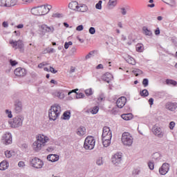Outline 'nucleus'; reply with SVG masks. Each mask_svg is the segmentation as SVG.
Masks as SVG:
<instances>
[{
    "instance_id": "nucleus-1",
    "label": "nucleus",
    "mask_w": 177,
    "mask_h": 177,
    "mask_svg": "<svg viewBox=\"0 0 177 177\" xmlns=\"http://www.w3.org/2000/svg\"><path fill=\"white\" fill-rule=\"evenodd\" d=\"M49 141V138L44 135L39 134L37 140L33 142L32 147L35 151H39L45 146V143Z\"/></svg>"
},
{
    "instance_id": "nucleus-2",
    "label": "nucleus",
    "mask_w": 177,
    "mask_h": 177,
    "mask_svg": "<svg viewBox=\"0 0 177 177\" xmlns=\"http://www.w3.org/2000/svg\"><path fill=\"white\" fill-rule=\"evenodd\" d=\"M62 108L59 105H53L48 110V118L50 121H56L60 116Z\"/></svg>"
},
{
    "instance_id": "nucleus-3",
    "label": "nucleus",
    "mask_w": 177,
    "mask_h": 177,
    "mask_svg": "<svg viewBox=\"0 0 177 177\" xmlns=\"http://www.w3.org/2000/svg\"><path fill=\"white\" fill-rule=\"evenodd\" d=\"M122 143L124 146H128L129 147L132 146L133 143V138L131 136V133L128 132H124L122 135Z\"/></svg>"
},
{
    "instance_id": "nucleus-4",
    "label": "nucleus",
    "mask_w": 177,
    "mask_h": 177,
    "mask_svg": "<svg viewBox=\"0 0 177 177\" xmlns=\"http://www.w3.org/2000/svg\"><path fill=\"white\" fill-rule=\"evenodd\" d=\"M24 121V116L19 115L12 119L10 122L11 128H20L23 125V122Z\"/></svg>"
},
{
    "instance_id": "nucleus-5",
    "label": "nucleus",
    "mask_w": 177,
    "mask_h": 177,
    "mask_svg": "<svg viewBox=\"0 0 177 177\" xmlns=\"http://www.w3.org/2000/svg\"><path fill=\"white\" fill-rule=\"evenodd\" d=\"M96 141L92 136H88L84 140V147L86 150H93Z\"/></svg>"
},
{
    "instance_id": "nucleus-6",
    "label": "nucleus",
    "mask_w": 177,
    "mask_h": 177,
    "mask_svg": "<svg viewBox=\"0 0 177 177\" xmlns=\"http://www.w3.org/2000/svg\"><path fill=\"white\" fill-rule=\"evenodd\" d=\"M39 31L41 32V35L44 36L46 32L48 34H53L55 32V28L53 26H48L46 24H42L39 26Z\"/></svg>"
},
{
    "instance_id": "nucleus-7",
    "label": "nucleus",
    "mask_w": 177,
    "mask_h": 177,
    "mask_svg": "<svg viewBox=\"0 0 177 177\" xmlns=\"http://www.w3.org/2000/svg\"><path fill=\"white\" fill-rule=\"evenodd\" d=\"M30 165L33 168H36L37 169H41L42 167H44V162L41 160V159L35 157L30 160Z\"/></svg>"
},
{
    "instance_id": "nucleus-8",
    "label": "nucleus",
    "mask_w": 177,
    "mask_h": 177,
    "mask_svg": "<svg viewBox=\"0 0 177 177\" xmlns=\"http://www.w3.org/2000/svg\"><path fill=\"white\" fill-rule=\"evenodd\" d=\"M42 9H45L44 5L32 8L31 9V13H32V15H34L35 16H42V15H44V13H46L45 11L42 12Z\"/></svg>"
},
{
    "instance_id": "nucleus-9",
    "label": "nucleus",
    "mask_w": 177,
    "mask_h": 177,
    "mask_svg": "<svg viewBox=\"0 0 177 177\" xmlns=\"http://www.w3.org/2000/svg\"><path fill=\"white\" fill-rule=\"evenodd\" d=\"M17 0H0V6L3 8H10L15 6Z\"/></svg>"
},
{
    "instance_id": "nucleus-10",
    "label": "nucleus",
    "mask_w": 177,
    "mask_h": 177,
    "mask_svg": "<svg viewBox=\"0 0 177 177\" xmlns=\"http://www.w3.org/2000/svg\"><path fill=\"white\" fill-rule=\"evenodd\" d=\"M1 142L6 145L12 144V133L10 132L5 133L1 138Z\"/></svg>"
},
{
    "instance_id": "nucleus-11",
    "label": "nucleus",
    "mask_w": 177,
    "mask_h": 177,
    "mask_svg": "<svg viewBox=\"0 0 177 177\" xmlns=\"http://www.w3.org/2000/svg\"><path fill=\"white\" fill-rule=\"evenodd\" d=\"M152 132L155 136H157L158 138H164V131H162V129H160V127H158L157 126H153L152 128Z\"/></svg>"
},
{
    "instance_id": "nucleus-12",
    "label": "nucleus",
    "mask_w": 177,
    "mask_h": 177,
    "mask_svg": "<svg viewBox=\"0 0 177 177\" xmlns=\"http://www.w3.org/2000/svg\"><path fill=\"white\" fill-rule=\"evenodd\" d=\"M14 74L17 77H26L27 75V71L24 68L19 67L14 71Z\"/></svg>"
},
{
    "instance_id": "nucleus-13",
    "label": "nucleus",
    "mask_w": 177,
    "mask_h": 177,
    "mask_svg": "<svg viewBox=\"0 0 177 177\" xmlns=\"http://www.w3.org/2000/svg\"><path fill=\"white\" fill-rule=\"evenodd\" d=\"M121 161H122V155L121 153H116L112 157V162L114 165H118V164H121Z\"/></svg>"
},
{
    "instance_id": "nucleus-14",
    "label": "nucleus",
    "mask_w": 177,
    "mask_h": 177,
    "mask_svg": "<svg viewBox=\"0 0 177 177\" xmlns=\"http://www.w3.org/2000/svg\"><path fill=\"white\" fill-rule=\"evenodd\" d=\"M14 111L16 114H19V113H21V110H23V104H21V101L17 100L14 104Z\"/></svg>"
},
{
    "instance_id": "nucleus-15",
    "label": "nucleus",
    "mask_w": 177,
    "mask_h": 177,
    "mask_svg": "<svg viewBox=\"0 0 177 177\" xmlns=\"http://www.w3.org/2000/svg\"><path fill=\"white\" fill-rule=\"evenodd\" d=\"M102 138H113V134L111 133V130H110V127H103Z\"/></svg>"
},
{
    "instance_id": "nucleus-16",
    "label": "nucleus",
    "mask_w": 177,
    "mask_h": 177,
    "mask_svg": "<svg viewBox=\"0 0 177 177\" xmlns=\"http://www.w3.org/2000/svg\"><path fill=\"white\" fill-rule=\"evenodd\" d=\"M169 171V164L163 163L162 167L159 169V174L160 175H166Z\"/></svg>"
},
{
    "instance_id": "nucleus-17",
    "label": "nucleus",
    "mask_w": 177,
    "mask_h": 177,
    "mask_svg": "<svg viewBox=\"0 0 177 177\" xmlns=\"http://www.w3.org/2000/svg\"><path fill=\"white\" fill-rule=\"evenodd\" d=\"M10 44L12 45V48H15V49H23V43L21 40H10Z\"/></svg>"
},
{
    "instance_id": "nucleus-18",
    "label": "nucleus",
    "mask_w": 177,
    "mask_h": 177,
    "mask_svg": "<svg viewBox=\"0 0 177 177\" xmlns=\"http://www.w3.org/2000/svg\"><path fill=\"white\" fill-rule=\"evenodd\" d=\"M77 91H78V88L73 89L68 93V95L70 96L71 93H75V95L73 97V99H82V97H85V95L82 93H77Z\"/></svg>"
},
{
    "instance_id": "nucleus-19",
    "label": "nucleus",
    "mask_w": 177,
    "mask_h": 177,
    "mask_svg": "<svg viewBox=\"0 0 177 177\" xmlns=\"http://www.w3.org/2000/svg\"><path fill=\"white\" fill-rule=\"evenodd\" d=\"M125 103H127V97H121L118 99L116 102V105L118 109H122L124 106H125Z\"/></svg>"
},
{
    "instance_id": "nucleus-20",
    "label": "nucleus",
    "mask_w": 177,
    "mask_h": 177,
    "mask_svg": "<svg viewBox=\"0 0 177 177\" xmlns=\"http://www.w3.org/2000/svg\"><path fill=\"white\" fill-rule=\"evenodd\" d=\"M166 109L169 110L170 111H175L177 109V103L176 102H167L166 104Z\"/></svg>"
},
{
    "instance_id": "nucleus-21",
    "label": "nucleus",
    "mask_w": 177,
    "mask_h": 177,
    "mask_svg": "<svg viewBox=\"0 0 177 177\" xmlns=\"http://www.w3.org/2000/svg\"><path fill=\"white\" fill-rule=\"evenodd\" d=\"M111 138L112 137H102L104 147H109L110 146L111 144Z\"/></svg>"
},
{
    "instance_id": "nucleus-22",
    "label": "nucleus",
    "mask_w": 177,
    "mask_h": 177,
    "mask_svg": "<svg viewBox=\"0 0 177 177\" xmlns=\"http://www.w3.org/2000/svg\"><path fill=\"white\" fill-rule=\"evenodd\" d=\"M69 9H71L72 10H78L80 9V6H78V2L77 1H72L69 3L68 4Z\"/></svg>"
},
{
    "instance_id": "nucleus-23",
    "label": "nucleus",
    "mask_w": 177,
    "mask_h": 177,
    "mask_svg": "<svg viewBox=\"0 0 177 177\" xmlns=\"http://www.w3.org/2000/svg\"><path fill=\"white\" fill-rule=\"evenodd\" d=\"M47 160L51 162H56V161H59V155L50 154L47 156Z\"/></svg>"
},
{
    "instance_id": "nucleus-24",
    "label": "nucleus",
    "mask_w": 177,
    "mask_h": 177,
    "mask_svg": "<svg viewBox=\"0 0 177 177\" xmlns=\"http://www.w3.org/2000/svg\"><path fill=\"white\" fill-rule=\"evenodd\" d=\"M102 80L105 82L110 84V81L113 80V75H111V73H106L102 76Z\"/></svg>"
},
{
    "instance_id": "nucleus-25",
    "label": "nucleus",
    "mask_w": 177,
    "mask_h": 177,
    "mask_svg": "<svg viewBox=\"0 0 177 177\" xmlns=\"http://www.w3.org/2000/svg\"><path fill=\"white\" fill-rule=\"evenodd\" d=\"M77 135L78 136H84L86 133V129L84 127H80L77 130Z\"/></svg>"
},
{
    "instance_id": "nucleus-26",
    "label": "nucleus",
    "mask_w": 177,
    "mask_h": 177,
    "mask_svg": "<svg viewBox=\"0 0 177 177\" xmlns=\"http://www.w3.org/2000/svg\"><path fill=\"white\" fill-rule=\"evenodd\" d=\"M142 32L147 37H151L153 35V32L147 26L142 27Z\"/></svg>"
},
{
    "instance_id": "nucleus-27",
    "label": "nucleus",
    "mask_w": 177,
    "mask_h": 177,
    "mask_svg": "<svg viewBox=\"0 0 177 177\" xmlns=\"http://www.w3.org/2000/svg\"><path fill=\"white\" fill-rule=\"evenodd\" d=\"M9 167V162L8 161H2L0 163V171H5Z\"/></svg>"
},
{
    "instance_id": "nucleus-28",
    "label": "nucleus",
    "mask_w": 177,
    "mask_h": 177,
    "mask_svg": "<svg viewBox=\"0 0 177 177\" xmlns=\"http://www.w3.org/2000/svg\"><path fill=\"white\" fill-rule=\"evenodd\" d=\"M161 160V154L158 152H156L152 155V161L154 162H157V161H160Z\"/></svg>"
},
{
    "instance_id": "nucleus-29",
    "label": "nucleus",
    "mask_w": 177,
    "mask_h": 177,
    "mask_svg": "<svg viewBox=\"0 0 177 177\" xmlns=\"http://www.w3.org/2000/svg\"><path fill=\"white\" fill-rule=\"evenodd\" d=\"M121 118L125 121H129V120H132L133 115L132 113H124L121 115Z\"/></svg>"
},
{
    "instance_id": "nucleus-30",
    "label": "nucleus",
    "mask_w": 177,
    "mask_h": 177,
    "mask_svg": "<svg viewBox=\"0 0 177 177\" xmlns=\"http://www.w3.org/2000/svg\"><path fill=\"white\" fill-rule=\"evenodd\" d=\"M52 95L59 97V99H64V93H63L62 91H54L52 93Z\"/></svg>"
},
{
    "instance_id": "nucleus-31",
    "label": "nucleus",
    "mask_w": 177,
    "mask_h": 177,
    "mask_svg": "<svg viewBox=\"0 0 177 177\" xmlns=\"http://www.w3.org/2000/svg\"><path fill=\"white\" fill-rule=\"evenodd\" d=\"M126 62L129 63V64H132L133 66H135L136 62H135V59L133 57H131L130 55H127V57H125Z\"/></svg>"
},
{
    "instance_id": "nucleus-32",
    "label": "nucleus",
    "mask_w": 177,
    "mask_h": 177,
    "mask_svg": "<svg viewBox=\"0 0 177 177\" xmlns=\"http://www.w3.org/2000/svg\"><path fill=\"white\" fill-rule=\"evenodd\" d=\"M108 6H109V9H113L117 6V0H109Z\"/></svg>"
},
{
    "instance_id": "nucleus-33",
    "label": "nucleus",
    "mask_w": 177,
    "mask_h": 177,
    "mask_svg": "<svg viewBox=\"0 0 177 177\" xmlns=\"http://www.w3.org/2000/svg\"><path fill=\"white\" fill-rule=\"evenodd\" d=\"M77 12H88V6H86L85 4H82V6H79Z\"/></svg>"
},
{
    "instance_id": "nucleus-34",
    "label": "nucleus",
    "mask_w": 177,
    "mask_h": 177,
    "mask_svg": "<svg viewBox=\"0 0 177 177\" xmlns=\"http://www.w3.org/2000/svg\"><path fill=\"white\" fill-rule=\"evenodd\" d=\"M136 49L137 50V52H143V50H145V47L143 46V44H141V43H139L136 46Z\"/></svg>"
},
{
    "instance_id": "nucleus-35",
    "label": "nucleus",
    "mask_w": 177,
    "mask_h": 177,
    "mask_svg": "<svg viewBox=\"0 0 177 177\" xmlns=\"http://www.w3.org/2000/svg\"><path fill=\"white\" fill-rule=\"evenodd\" d=\"M166 84L167 85H174V86H176L177 82L174 80L167 79V80H166Z\"/></svg>"
},
{
    "instance_id": "nucleus-36",
    "label": "nucleus",
    "mask_w": 177,
    "mask_h": 177,
    "mask_svg": "<svg viewBox=\"0 0 177 177\" xmlns=\"http://www.w3.org/2000/svg\"><path fill=\"white\" fill-rule=\"evenodd\" d=\"M140 95L142 97H147V96H149V91H147V89H144L140 92Z\"/></svg>"
},
{
    "instance_id": "nucleus-37",
    "label": "nucleus",
    "mask_w": 177,
    "mask_h": 177,
    "mask_svg": "<svg viewBox=\"0 0 177 177\" xmlns=\"http://www.w3.org/2000/svg\"><path fill=\"white\" fill-rule=\"evenodd\" d=\"M71 113L68 111H66L64 113V120H70Z\"/></svg>"
},
{
    "instance_id": "nucleus-38",
    "label": "nucleus",
    "mask_w": 177,
    "mask_h": 177,
    "mask_svg": "<svg viewBox=\"0 0 177 177\" xmlns=\"http://www.w3.org/2000/svg\"><path fill=\"white\" fill-rule=\"evenodd\" d=\"M133 74L136 75V77H138V75H140V74H142V71L140 69L136 68L133 70L132 71Z\"/></svg>"
},
{
    "instance_id": "nucleus-39",
    "label": "nucleus",
    "mask_w": 177,
    "mask_h": 177,
    "mask_svg": "<svg viewBox=\"0 0 177 177\" xmlns=\"http://www.w3.org/2000/svg\"><path fill=\"white\" fill-rule=\"evenodd\" d=\"M148 167L151 171H153V169H154V161L149 160L148 162Z\"/></svg>"
},
{
    "instance_id": "nucleus-40",
    "label": "nucleus",
    "mask_w": 177,
    "mask_h": 177,
    "mask_svg": "<svg viewBox=\"0 0 177 177\" xmlns=\"http://www.w3.org/2000/svg\"><path fill=\"white\" fill-rule=\"evenodd\" d=\"M99 112V106H95L93 108V109L91 111V114H97Z\"/></svg>"
},
{
    "instance_id": "nucleus-41",
    "label": "nucleus",
    "mask_w": 177,
    "mask_h": 177,
    "mask_svg": "<svg viewBox=\"0 0 177 177\" xmlns=\"http://www.w3.org/2000/svg\"><path fill=\"white\" fill-rule=\"evenodd\" d=\"M97 165H103V158H98L96 160Z\"/></svg>"
},
{
    "instance_id": "nucleus-42",
    "label": "nucleus",
    "mask_w": 177,
    "mask_h": 177,
    "mask_svg": "<svg viewBox=\"0 0 177 177\" xmlns=\"http://www.w3.org/2000/svg\"><path fill=\"white\" fill-rule=\"evenodd\" d=\"M103 3V1H102V0H100L98 1V3L95 5V8L97 9H98L99 10H101L102 9V3Z\"/></svg>"
},
{
    "instance_id": "nucleus-43",
    "label": "nucleus",
    "mask_w": 177,
    "mask_h": 177,
    "mask_svg": "<svg viewBox=\"0 0 177 177\" xmlns=\"http://www.w3.org/2000/svg\"><path fill=\"white\" fill-rule=\"evenodd\" d=\"M6 114L8 118H12L13 117V115H12V111H9V109L6 110Z\"/></svg>"
},
{
    "instance_id": "nucleus-44",
    "label": "nucleus",
    "mask_w": 177,
    "mask_h": 177,
    "mask_svg": "<svg viewBox=\"0 0 177 177\" xmlns=\"http://www.w3.org/2000/svg\"><path fill=\"white\" fill-rule=\"evenodd\" d=\"M88 32H89V34H91V35H93L96 32V29L93 27H91L88 29Z\"/></svg>"
},
{
    "instance_id": "nucleus-45",
    "label": "nucleus",
    "mask_w": 177,
    "mask_h": 177,
    "mask_svg": "<svg viewBox=\"0 0 177 177\" xmlns=\"http://www.w3.org/2000/svg\"><path fill=\"white\" fill-rule=\"evenodd\" d=\"M85 93L86 96H91V95H93V92L92 91V88H88L85 91Z\"/></svg>"
},
{
    "instance_id": "nucleus-46",
    "label": "nucleus",
    "mask_w": 177,
    "mask_h": 177,
    "mask_svg": "<svg viewBox=\"0 0 177 177\" xmlns=\"http://www.w3.org/2000/svg\"><path fill=\"white\" fill-rule=\"evenodd\" d=\"M142 85L146 88V86H149V79H144L142 80Z\"/></svg>"
},
{
    "instance_id": "nucleus-47",
    "label": "nucleus",
    "mask_w": 177,
    "mask_h": 177,
    "mask_svg": "<svg viewBox=\"0 0 177 177\" xmlns=\"http://www.w3.org/2000/svg\"><path fill=\"white\" fill-rule=\"evenodd\" d=\"M71 45H73V41L65 42L64 44L65 49H68V48H70Z\"/></svg>"
},
{
    "instance_id": "nucleus-48",
    "label": "nucleus",
    "mask_w": 177,
    "mask_h": 177,
    "mask_svg": "<svg viewBox=\"0 0 177 177\" xmlns=\"http://www.w3.org/2000/svg\"><path fill=\"white\" fill-rule=\"evenodd\" d=\"M5 156L7 158H10V157H12V152L7 150L5 151Z\"/></svg>"
},
{
    "instance_id": "nucleus-49",
    "label": "nucleus",
    "mask_w": 177,
    "mask_h": 177,
    "mask_svg": "<svg viewBox=\"0 0 177 177\" xmlns=\"http://www.w3.org/2000/svg\"><path fill=\"white\" fill-rule=\"evenodd\" d=\"M9 63H10V66H12V67H14V66H16L17 64V62L16 60H13V59H10Z\"/></svg>"
},
{
    "instance_id": "nucleus-50",
    "label": "nucleus",
    "mask_w": 177,
    "mask_h": 177,
    "mask_svg": "<svg viewBox=\"0 0 177 177\" xmlns=\"http://www.w3.org/2000/svg\"><path fill=\"white\" fill-rule=\"evenodd\" d=\"M169 129H174V128H175V122L172 121V122H170L169 124Z\"/></svg>"
},
{
    "instance_id": "nucleus-51",
    "label": "nucleus",
    "mask_w": 177,
    "mask_h": 177,
    "mask_svg": "<svg viewBox=\"0 0 177 177\" xmlns=\"http://www.w3.org/2000/svg\"><path fill=\"white\" fill-rule=\"evenodd\" d=\"M93 51L90 52L87 55H86V60H88V59H91L92 57V55H93Z\"/></svg>"
},
{
    "instance_id": "nucleus-52",
    "label": "nucleus",
    "mask_w": 177,
    "mask_h": 177,
    "mask_svg": "<svg viewBox=\"0 0 177 177\" xmlns=\"http://www.w3.org/2000/svg\"><path fill=\"white\" fill-rule=\"evenodd\" d=\"M53 17H57V19H60V17H62V15L60 13H55L53 14Z\"/></svg>"
},
{
    "instance_id": "nucleus-53",
    "label": "nucleus",
    "mask_w": 177,
    "mask_h": 177,
    "mask_svg": "<svg viewBox=\"0 0 177 177\" xmlns=\"http://www.w3.org/2000/svg\"><path fill=\"white\" fill-rule=\"evenodd\" d=\"M26 164L24 163V162L23 161H19L18 163V167H19V168H23V167H25Z\"/></svg>"
},
{
    "instance_id": "nucleus-54",
    "label": "nucleus",
    "mask_w": 177,
    "mask_h": 177,
    "mask_svg": "<svg viewBox=\"0 0 177 177\" xmlns=\"http://www.w3.org/2000/svg\"><path fill=\"white\" fill-rule=\"evenodd\" d=\"M82 30H84V26H82V25H79L76 28L77 31H82Z\"/></svg>"
},
{
    "instance_id": "nucleus-55",
    "label": "nucleus",
    "mask_w": 177,
    "mask_h": 177,
    "mask_svg": "<svg viewBox=\"0 0 177 177\" xmlns=\"http://www.w3.org/2000/svg\"><path fill=\"white\" fill-rule=\"evenodd\" d=\"M41 12H46L41 14V16L44 15H47V13H49V12L48 11V8H46V6H45V8H42Z\"/></svg>"
},
{
    "instance_id": "nucleus-56",
    "label": "nucleus",
    "mask_w": 177,
    "mask_h": 177,
    "mask_svg": "<svg viewBox=\"0 0 177 177\" xmlns=\"http://www.w3.org/2000/svg\"><path fill=\"white\" fill-rule=\"evenodd\" d=\"M50 73H53V74H56V73H57V71L55 70V68L52 66H50Z\"/></svg>"
},
{
    "instance_id": "nucleus-57",
    "label": "nucleus",
    "mask_w": 177,
    "mask_h": 177,
    "mask_svg": "<svg viewBox=\"0 0 177 177\" xmlns=\"http://www.w3.org/2000/svg\"><path fill=\"white\" fill-rule=\"evenodd\" d=\"M2 26L4 28H8V27H9V24H8V21H3Z\"/></svg>"
},
{
    "instance_id": "nucleus-58",
    "label": "nucleus",
    "mask_w": 177,
    "mask_h": 177,
    "mask_svg": "<svg viewBox=\"0 0 177 177\" xmlns=\"http://www.w3.org/2000/svg\"><path fill=\"white\" fill-rule=\"evenodd\" d=\"M47 52H48V53H55V52H56V50H55L54 48H48Z\"/></svg>"
},
{
    "instance_id": "nucleus-59",
    "label": "nucleus",
    "mask_w": 177,
    "mask_h": 177,
    "mask_svg": "<svg viewBox=\"0 0 177 177\" xmlns=\"http://www.w3.org/2000/svg\"><path fill=\"white\" fill-rule=\"evenodd\" d=\"M121 13L122 15H123V16H125V15H127V10L125 9V8H121Z\"/></svg>"
},
{
    "instance_id": "nucleus-60",
    "label": "nucleus",
    "mask_w": 177,
    "mask_h": 177,
    "mask_svg": "<svg viewBox=\"0 0 177 177\" xmlns=\"http://www.w3.org/2000/svg\"><path fill=\"white\" fill-rule=\"evenodd\" d=\"M75 52H77V48H75V47L72 48L71 50V54L74 55Z\"/></svg>"
},
{
    "instance_id": "nucleus-61",
    "label": "nucleus",
    "mask_w": 177,
    "mask_h": 177,
    "mask_svg": "<svg viewBox=\"0 0 177 177\" xmlns=\"http://www.w3.org/2000/svg\"><path fill=\"white\" fill-rule=\"evenodd\" d=\"M156 35H160V28H157L155 30Z\"/></svg>"
},
{
    "instance_id": "nucleus-62",
    "label": "nucleus",
    "mask_w": 177,
    "mask_h": 177,
    "mask_svg": "<svg viewBox=\"0 0 177 177\" xmlns=\"http://www.w3.org/2000/svg\"><path fill=\"white\" fill-rule=\"evenodd\" d=\"M27 147H28V145L27 144L21 145V148L23 149V150H26V149H27Z\"/></svg>"
},
{
    "instance_id": "nucleus-63",
    "label": "nucleus",
    "mask_w": 177,
    "mask_h": 177,
    "mask_svg": "<svg viewBox=\"0 0 177 177\" xmlns=\"http://www.w3.org/2000/svg\"><path fill=\"white\" fill-rule=\"evenodd\" d=\"M149 104H150L151 106H152V104L154 103V99L150 98V99L149 100Z\"/></svg>"
},
{
    "instance_id": "nucleus-64",
    "label": "nucleus",
    "mask_w": 177,
    "mask_h": 177,
    "mask_svg": "<svg viewBox=\"0 0 177 177\" xmlns=\"http://www.w3.org/2000/svg\"><path fill=\"white\" fill-rule=\"evenodd\" d=\"M97 70H100V68H103V64H100L96 66Z\"/></svg>"
}]
</instances>
